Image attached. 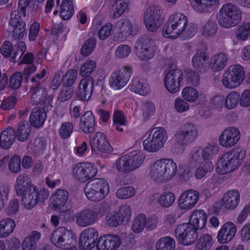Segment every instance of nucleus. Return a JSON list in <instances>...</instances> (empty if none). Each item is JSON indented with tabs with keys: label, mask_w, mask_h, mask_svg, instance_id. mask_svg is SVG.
<instances>
[{
	"label": "nucleus",
	"mask_w": 250,
	"mask_h": 250,
	"mask_svg": "<svg viewBox=\"0 0 250 250\" xmlns=\"http://www.w3.org/2000/svg\"><path fill=\"white\" fill-rule=\"evenodd\" d=\"M184 78L183 72L179 69L170 70L165 77V85L167 90L171 93H175L179 87Z\"/></svg>",
	"instance_id": "obj_17"
},
{
	"label": "nucleus",
	"mask_w": 250,
	"mask_h": 250,
	"mask_svg": "<svg viewBox=\"0 0 250 250\" xmlns=\"http://www.w3.org/2000/svg\"><path fill=\"white\" fill-rule=\"evenodd\" d=\"M96 42V41L94 38H90L86 41L81 48V54L85 57L90 54L95 47Z\"/></svg>",
	"instance_id": "obj_58"
},
{
	"label": "nucleus",
	"mask_w": 250,
	"mask_h": 250,
	"mask_svg": "<svg viewBox=\"0 0 250 250\" xmlns=\"http://www.w3.org/2000/svg\"><path fill=\"white\" fill-rule=\"evenodd\" d=\"M218 151V146L214 143L208 144L203 147L201 150V155L204 162L211 161L210 160L217 153Z\"/></svg>",
	"instance_id": "obj_40"
},
{
	"label": "nucleus",
	"mask_w": 250,
	"mask_h": 250,
	"mask_svg": "<svg viewBox=\"0 0 250 250\" xmlns=\"http://www.w3.org/2000/svg\"><path fill=\"white\" fill-rule=\"evenodd\" d=\"M207 215L203 209H195L190 216L188 224L195 229H201L206 224Z\"/></svg>",
	"instance_id": "obj_30"
},
{
	"label": "nucleus",
	"mask_w": 250,
	"mask_h": 250,
	"mask_svg": "<svg viewBox=\"0 0 250 250\" xmlns=\"http://www.w3.org/2000/svg\"><path fill=\"white\" fill-rule=\"evenodd\" d=\"M213 244V238L208 234L201 236L196 243L195 250H209Z\"/></svg>",
	"instance_id": "obj_46"
},
{
	"label": "nucleus",
	"mask_w": 250,
	"mask_h": 250,
	"mask_svg": "<svg viewBox=\"0 0 250 250\" xmlns=\"http://www.w3.org/2000/svg\"><path fill=\"white\" fill-rule=\"evenodd\" d=\"M31 102L34 104H38L45 100L47 95L46 88L41 86H31L30 91Z\"/></svg>",
	"instance_id": "obj_37"
},
{
	"label": "nucleus",
	"mask_w": 250,
	"mask_h": 250,
	"mask_svg": "<svg viewBox=\"0 0 250 250\" xmlns=\"http://www.w3.org/2000/svg\"><path fill=\"white\" fill-rule=\"evenodd\" d=\"M21 158L18 155L12 156L9 162L8 168L12 173H19L21 169Z\"/></svg>",
	"instance_id": "obj_63"
},
{
	"label": "nucleus",
	"mask_w": 250,
	"mask_h": 250,
	"mask_svg": "<svg viewBox=\"0 0 250 250\" xmlns=\"http://www.w3.org/2000/svg\"><path fill=\"white\" fill-rule=\"evenodd\" d=\"M162 11L160 7L151 6L146 8L144 17L145 24L150 32H156L162 24Z\"/></svg>",
	"instance_id": "obj_14"
},
{
	"label": "nucleus",
	"mask_w": 250,
	"mask_h": 250,
	"mask_svg": "<svg viewBox=\"0 0 250 250\" xmlns=\"http://www.w3.org/2000/svg\"><path fill=\"white\" fill-rule=\"evenodd\" d=\"M135 190L132 187H126L119 188L116 192V196L119 199H127L134 196Z\"/></svg>",
	"instance_id": "obj_59"
},
{
	"label": "nucleus",
	"mask_w": 250,
	"mask_h": 250,
	"mask_svg": "<svg viewBox=\"0 0 250 250\" xmlns=\"http://www.w3.org/2000/svg\"><path fill=\"white\" fill-rule=\"evenodd\" d=\"M50 241L55 246L63 250H75L76 236L65 227L54 230L51 234Z\"/></svg>",
	"instance_id": "obj_6"
},
{
	"label": "nucleus",
	"mask_w": 250,
	"mask_h": 250,
	"mask_svg": "<svg viewBox=\"0 0 250 250\" xmlns=\"http://www.w3.org/2000/svg\"><path fill=\"white\" fill-rule=\"evenodd\" d=\"M228 61V56L225 53H220L212 56L210 60V65L215 71H220L224 68Z\"/></svg>",
	"instance_id": "obj_36"
},
{
	"label": "nucleus",
	"mask_w": 250,
	"mask_h": 250,
	"mask_svg": "<svg viewBox=\"0 0 250 250\" xmlns=\"http://www.w3.org/2000/svg\"><path fill=\"white\" fill-rule=\"evenodd\" d=\"M121 243V239L119 236L108 234L99 238L96 247L98 250H116Z\"/></svg>",
	"instance_id": "obj_23"
},
{
	"label": "nucleus",
	"mask_w": 250,
	"mask_h": 250,
	"mask_svg": "<svg viewBox=\"0 0 250 250\" xmlns=\"http://www.w3.org/2000/svg\"><path fill=\"white\" fill-rule=\"evenodd\" d=\"M207 56L204 51H198L193 57V67L201 73H205L208 68Z\"/></svg>",
	"instance_id": "obj_34"
},
{
	"label": "nucleus",
	"mask_w": 250,
	"mask_h": 250,
	"mask_svg": "<svg viewBox=\"0 0 250 250\" xmlns=\"http://www.w3.org/2000/svg\"><path fill=\"white\" fill-rule=\"evenodd\" d=\"M235 225L230 222L225 223L219 230L217 238L220 244H225L230 242L234 237L236 232Z\"/></svg>",
	"instance_id": "obj_25"
},
{
	"label": "nucleus",
	"mask_w": 250,
	"mask_h": 250,
	"mask_svg": "<svg viewBox=\"0 0 250 250\" xmlns=\"http://www.w3.org/2000/svg\"><path fill=\"white\" fill-rule=\"evenodd\" d=\"M96 66L97 64L95 61H86L80 68V75L84 77H90L89 75L95 70Z\"/></svg>",
	"instance_id": "obj_52"
},
{
	"label": "nucleus",
	"mask_w": 250,
	"mask_h": 250,
	"mask_svg": "<svg viewBox=\"0 0 250 250\" xmlns=\"http://www.w3.org/2000/svg\"><path fill=\"white\" fill-rule=\"evenodd\" d=\"M155 111L154 104L150 101H146L142 103L141 107L142 118L144 120L150 119Z\"/></svg>",
	"instance_id": "obj_48"
},
{
	"label": "nucleus",
	"mask_w": 250,
	"mask_h": 250,
	"mask_svg": "<svg viewBox=\"0 0 250 250\" xmlns=\"http://www.w3.org/2000/svg\"><path fill=\"white\" fill-rule=\"evenodd\" d=\"M146 225V216L145 214L141 213L137 215L134 218L132 229L133 232L138 233L142 232Z\"/></svg>",
	"instance_id": "obj_49"
},
{
	"label": "nucleus",
	"mask_w": 250,
	"mask_h": 250,
	"mask_svg": "<svg viewBox=\"0 0 250 250\" xmlns=\"http://www.w3.org/2000/svg\"><path fill=\"white\" fill-rule=\"evenodd\" d=\"M156 47L154 42L146 36H141L135 44L136 55L141 60L147 61L155 55Z\"/></svg>",
	"instance_id": "obj_11"
},
{
	"label": "nucleus",
	"mask_w": 250,
	"mask_h": 250,
	"mask_svg": "<svg viewBox=\"0 0 250 250\" xmlns=\"http://www.w3.org/2000/svg\"><path fill=\"white\" fill-rule=\"evenodd\" d=\"M144 159L145 156L142 152L138 151L131 152L117 160L116 167L120 173H129L140 167Z\"/></svg>",
	"instance_id": "obj_8"
},
{
	"label": "nucleus",
	"mask_w": 250,
	"mask_h": 250,
	"mask_svg": "<svg viewBox=\"0 0 250 250\" xmlns=\"http://www.w3.org/2000/svg\"><path fill=\"white\" fill-rule=\"evenodd\" d=\"M175 247V242L173 238L165 236L159 239L155 245L156 250H172Z\"/></svg>",
	"instance_id": "obj_44"
},
{
	"label": "nucleus",
	"mask_w": 250,
	"mask_h": 250,
	"mask_svg": "<svg viewBox=\"0 0 250 250\" xmlns=\"http://www.w3.org/2000/svg\"><path fill=\"white\" fill-rule=\"evenodd\" d=\"M98 213L90 209H84L76 214V223L81 227H86L94 224L98 220Z\"/></svg>",
	"instance_id": "obj_22"
},
{
	"label": "nucleus",
	"mask_w": 250,
	"mask_h": 250,
	"mask_svg": "<svg viewBox=\"0 0 250 250\" xmlns=\"http://www.w3.org/2000/svg\"><path fill=\"white\" fill-rule=\"evenodd\" d=\"M188 102L183 98H176L174 103L175 110L179 113L187 112L189 108V104Z\"/></svg>",
	"instance_id": "obj_61"
},
{
	"label": "nucleus",
	"mask_w": 250,
	"mask_h": 250,
	"mask_svg": "<svg viewBox=\"0 0 250 250\" xmlns=\"http://www.w3.org/2000/svg\"><path fill=\"white\" fill-rule=\"evenodd\" d=\"M198 136L197 126L192 123H186L176 131L173 136L175 141L171 151L176 154L183 153L185 150V145L193 142Z\"/></svg>",
	"instance_id": "obj_3"
},
{
	"label": "nucleus",
	"mask_w": 250,
	"mask_h": 250,
	"mask_svg": "<svg viewBox=\"0 0 250 250\" xmlns=\"http://www.w3.org/2000/svg\"><path fill=\"white\" fill-rule=\"evenodd\" d=\"M110 187L108 182L103 178H96L88 182L84 191L87 198L93 202L104 199L109 193Z\"/></svg>",
	"instance_id": "obj_7"
},
{
	"label": "nucleus",
	"mask_w": 250,
	"mask_h": 250,
	"mask_svg": "<svg viewBox=\"0 0 250 250\" xmlns=\"http://www.w3.org/2000/svg\"><path fill=\"white\" fill-rule=\"evenodd\" d=\"M74 128V125L71 122L63 123L59 129V135L61 138L65 139L69 137Z\"/></svg>",
	"instance_id": "obj_55"
},
{
	"label": "nucleus",
	"mask_w": 250,
	"mask_h": 250,
	"mask_svg": "<svg viewBox=\"0 0 250 250\" xmlns=\"http://www.w3.org/2000/svg\"><path fill=\"white\" fill-rule=\"evenodd\" d=\"M245 77V73L242 66L238 64L231 65L222 76V84L227 89H234L241 84Z\"/></svg>",
	"instance_id": "obj_10"
},
{
	"label": "nucleus",
	"mask_w": 250,
	"mask_h": 250,
	"mask_svg": "<svg viewBox=\"0 0 250 250\" xmlns=\"http://www.w3.org/2000/svg\"><path fill=\"white\" fill-rule=\"evenodd\" d=\"M16 227L15 221L9 218L0 220V238L8 237L14 231Z\"/></svg>",
	"instance_id": "obj_38"
},
{
	"label": "nucleus",
	"mask_w": 250,
	"mask_h": 250,
	"mask_svg": "<svg viewBox=\"0 0 250 250\" xmlns=\"http://www.w3.org/2000/svg\"><path fill=\"white\" fill-rule=\"evenodd\" d=\"M98 236L97 230L93 228L84 229L81 233L79 245L83 250H90L95 246Z\"/></svg>",
	"instance_id": "obj_19"
},
{
	"label": "nucleus",
	"mask_w": 250,
	"mask_h": 250,
	"mask_svg": "<svg viewBox=\"0 0 250 250\" xmlns=\"http://www.w3.org/2000/svg\"><path fill=\"white\" fill-rule=\"evenodd\" d=\"M46 118L45 109L40 107L34 108L29 117L30 123L32 125L39 128L42 126Z\"/></svg>",
	"instance_id": "obj_32"
},
{
	"label": "nucleus",
	"mask_w": 250,
	"mask_h": 250,
	"mask_svg": "<svg viewBox=\"0 0 250 250\" xmlns=\"http://www.w3.org/2000/svg\"><path fill=\"white\" fill-rule=\"evenodd\" d=\"M129 4V0H117L113 5L112 18L120 17L127 9Z\"/></svg>",
	"instance_id": "obj_42"
},
{
	"label": "nucleus",
	"mask_w": 250,
	"mask_h": 250,
	"mask_svg": "<svg viewBox=\"0 0 250 250\" xmlns=\"http://www.w3.org/2000/svg\"><path fill=\"white\" fill-rule=\"evenodd\" d=\"M115 27L118 29V36L121 39L127 38V18H122L117 22Z\"/></svg>",
	"instance_id": "obj_60"
},
{
	"label": "nucleus",
	"mask_w": 250,
	"mask_h": 250,
	"mask_svg": "<svg viewBox=\"0 0 250 250\" xmlns=\"http://www.w3.org/2000/svg\"><path fill=\"white\" fill-rule=\"evenodd\" d=\"M31 127L27 121L21 122L16 131L17 139L21 142L27 141L30 135Z\"/></svg>",
	"instance_id": "obj_41"
},
{
	"label": "nucleus",
	"mask_w": 250,
	"mask_h": 250,
	"mask_svg": "<svg viewBox=\"0 0 250 250\" xmlns=\"http://www.w3.org/2000/svg\"><path fill=\"white\" fill-rule=\"evenodd\" d=\"M217 25L214 20L211 19L205 22L202 27V34L206 37L213 36L217 31Z\"/></svg>",
	"instance_id": "obj_47"
},
{
	"label": "nucleus",
	"mask_w": 250,
	"mask_h": 250,
	"mask_svg": "<svg viewBox=\"0 0 250 250\" xmlns=\"http://www.w3.org/2000/svg\"><path fill=\"white\" fill-rule=\"evenodd\" d=\"M246 156L242 148H234L224 153L218 160L216 170L220 174H226L236 169Z\"/></svg>",
	"instance_id": "obj_4"
},
{
	"label": "nucleus",
	"mask_w": 250,
	"mask_h": 250,
	"mask_svg": "<svg viewBox=\"0 0 250 250\" xmlns=\"http://www.w3.org/2000/svg\"><path fill=\"white\" fill-rule=\"evenodd\" d=\"M91 148L92 152L98 150L104 153L111 152L113 149L105 135L101 132L93 136L91 141Z\"/></svg>",
	"instance_id": "obj_21"
},
{
	"label": "nucleus",
	"mask_w": 250,
	"mask_h": 250,
	"mask_svg": "<svg viewBox=\"0 0 250 250\" xmlns=\"http://www.w3.org/2000/svg\"><path fill=\"white\" fill-rule=\"evenodd\" d=\"M106 224L111 227H116L123 223L121 217L117 212H111L105 217Z\"/></svg>",
	"instance_id": "obj_57"
},
{
	"label": "nucleus",
	"mask_w": 250,
	"mask_h": 250,
	"mask_svg": "<svg viewBox=\"0 0 250 250\" xmlns=\"http://www.w3.org/2000/svg\"><path fill=\"white\" fill-rule=\"evenodd\" d=\"M213 165L211 161H206L201 167L198 168L194 174L197 179H201L208 172L213 169Z\"/></svg>",
	"instance_id": "obj_56"
},
{
	"label": "nucleus",
	"mask_w": 250,
	"mask_h": 250,
	"mask_svg": "<svg viewBox=\"0 0 250 250\" xmlns=\"http://www.w3.org/2000/svg\"><path fill=\"white\" fill-rule=\"evenodd\" d=\"M95 125V118L91 111H86L81 118L80 126L83 132L90 133L93 130Z\"/></svg>",
	"instance_id": "obj_33"
},
{
	"label": "nucleus",
	"mask_w": 250,
	"mask_h": 250,
	"mask_svg": "<svg viewBox=\"0 0 250 250\" xmlns=\"http://www.w3.org/2000/svg\"><path fill=\"white\" fill-rule=\"evenodd\" d=\"M239 94L236 91H231L225 99V107L228 109L236 107L239 104Z\"/></svg>",
	"instance_id": "obj_50"
},
{
	"label": "nucleus",
	"mask_w": 250,
	"mask_h": 250,
	"mask_svg": "<svg viewBox=\"0 0 250 250\" xmlns=\"http://www.w3.org/2000/svg\"><path fill=\"white\" fill-rule=\"evenodd\" d=\"M167 139L166 130L161 127L152 129L148 136L143 141L144 148L149 152L160 150Z\"/></svg>",
	"instance_id": "obj_9"
},
{
	"label": "nucleus",
	"mask_w": 250,
	"mask_h": 250,
	"mask_svg": "<svg viewBox=\"0 0 250 250\" xmlns=\"http://www.w3.org/2000/svg\"><path fill=\"white\" fill-rule=\"evenodd\" d=\"M132 74V69L125 65L113 71L109 78V85L114 90H120L125 86Z\"/></svg>",
	"instance_id": "obj_13"
},
{
	"label": "nucleus",
	"mask_w": 250,
	"mask_h": 250,
	"mask_svg": "<svg viewBox=\"0 0 250 250\" xmlns=\"http://www.w3.org/2000/svg\"><path fill=\"white\" fill-rule=\"evenodd\" d=\"M129 88L132 92L141 96H146L150 91V86L147 80L139 77L132 79Z\"/></svg>",
	"instance_id": "obj_27"
},
{
	"label": "nucleus",
	"mask_w": 250,
	"mask_h": 250,
	"mask_svg": "<svg viewBox=\"0 0 250 250\" xmlns=\"http://www.w3.org/2000/svg\"><path fill=\"white\" fill-rule=\"evenodd\" d=\"M217 17L218 23L221 27L229 28L235 26L240 21L242 12L236 5L227 3L221 7Z\"/></svg>",
	"instance_id": "obj_5"
},
{
	"label": "nucleus",
	"mask_w": 250,
	"mask_h": 250,
	"mask_svg": "<svg viewBox=\"0 0 250 250\" xmlns=\"http://www.w3.org/2000/svg\"><path fill=\"white\" fill-rule=\"evenodd\" d=\"M78 78V72L76 69H71L66 72L62 77L63 86L70 87L76 82Z\"/></svg>",
	"instance_id": "obj_54"
},
{
	"label": "nucleus",
	"mask_w": 250,
	"mask_h": 250,
	"mask_svg": "<svg viewBox=\"0 0 250 250\" xmlns=\"http://www.w3.org/2000/svg\"><path fill=\"white\" fill-rule=\"evenodd\" d=\"M69 197L68 192L62 189H57L50 197V201L54 208L60 212H64L66 210L63 208L66 203Z\"/></svg>",
	"instance_id": "obj_26"
},
{
	"label": "nucleus",
	"mask_w": 250,
	"mask_h": 250,
	"mask_svg": "<svg viewBox=\"0 0 250 250\" xmlns=\"http://www.w3.org/2000/svg\"><path fill=\"white\" fill-rule=\"evenodd\" d=\"M15 139V132L12 127H8L0 134V146L3 149L9 148Z\"/></svg>",
	"instance_id": "obj_35"
},
{
	"label": "nucleus",
	"mask_w": 250,
	"mask_h": 250,
	"mask_svg": "<svg viewBox=\"0 0 250 250\" xmlns=\"http://www.w3.org/2000/svg\"><path fill=\"white\" fill-rule=\"evenodd\" d=\"M175 197L173 192L166 191L161 193L159 196L157 202L158 204L163 208H168L174 203Z\"/></svg>",
	"instance_id": "obj_43"
},
{
	"label": "nucleus",
	"mask_w": 250,
	"mask_h": 250,
	"mask_svg": "<svg viewBox=\"0 0 250 250\" xmlns=\"http://www.w3.org/2000/svg\"><path fill=\"white\" fill-rule=\"evenodd\" d=\"M177 171V164L173 159L163 158L156 161L150 165L149 175L155 182L163 183L173 179Z\"/></svg>",
	"instance_id": "obj_2"
},
{
	"label": "nucleus",
	"mask_w": 250,
	"mask_h": 250,
	"mask_svg": "<svg viewBox=\"0 0 250 250\" xmlns=\"http://www.w3.org/2000/svg\"><path fill=\"white\" fill-rule=\"evenodd\" d=\"M196 230L187 223L181 224L175 229V236L182 245L189 246L193 244L198 237Z\"/></svg>",
	"instance_id": "obj_16"
},
{
	"label": "nucleus",
	"mask_w": 250,
	"mask_h": 250,
	"mask_svg": "<svg viewBox=\"0 0 250 250\" xmlns=\"http://www.w3.org/2000/svg\"><path fill=\"white\" fill-rule=\"evenodd\" d=\"M23 75L21 72H16L12 75L10 79V87L14 89H18L21 86Z\"/></svg>",
	"instance_id": "obj_64"
},
{
	"label": "nucleus",
	"mask_w": 250,
	"mask_h": 250,
	"mask_svg": "<svg viewBox=\"0 0 250 250\" xmlns=\"http://www.w3.org/2000/svg\"><path fill=\"white\" fill-rule=\"evenodd\" d=\"M97 169L92 163H79L75 164L72 169L74 178L81 182H85L94 177Z\"/></svg>",
	"instance_id": "obj_15"
},
{
	"label": "nucleus",
	"mask_w": 250,
	"mask_h": 250,
	"mask_svg": "<svg viewBox=\"0 0 250 250\" xmlns=\"http://www.w3.org/2000/svg\"><path fill=\"white\" fill-rule=\"evenodd\" d=\"M183 98L188 102H194L197 99L199 94L198 91L191 86H187L182 91Z\"/></svg>",
	"instance_id": "obj_53"
},
{
	"label": "nucleus",
	"mask_w": 250,
	"mask_h": 250,
	"mask_svg": "<svg viewBox=\"0 0 250 250\" xmlns=\"http://www.w3.org/2000/svg\"><path fill=\"white\" fill-rule=\"evenodd\" d=\"M113 120L116 130L122 132L123 128L121 126L125 125L127 123L124 113L121 110H116L114 111Z\"/></svg>",
	"instance_id": "obj_51"
},
{
	"label": "nucleus",
	"mask_w": 250,
	"mask_h": 250,
	"mask_svg": "<svg viewBox=\"0 0 250 250\" xmlns=\"http://www.w3.org/2000/svg\"><path fill=\"white\" fill-rule=\"evenodd\" d=\"M94 83V79L91 77L83 78L79 84L77 93L78 98L82 101L88 100L92 95Z\"/></svg>",
	"instance_id": "obj_24"
},
{
	"label": "nucleus",
	"mask_w": 250,
	"mask_h": 250,
	"mask_svg": "<svg viewBox=\"0 0 250 250\" xmlns=\"http://www.w3.org/2000/svg\"><path fill=\"white\" fill-rule=\"evenodd\" d=\"M197 31V26L193 23L188 24L187 17L182 13L171 15L163 29L166 38H177L182 35L186 38L192 37Z\"/></svg>",
	"instance_id": "obj_1"
},
{
	"label": "nucleus",
	"mask_w": 250,
	"mask_h": 250,
	"mask_svg": "<svg viewBox=\"0 0 250 250\" xmlns=\"http://www.w3.org/2000/svg\"><path fill=\"white\" fill-rule=\"evenodd\" d=\"M73 13L74 7L72 1L63 0L60 11L61 18L64 20H68L72 16Z\"/></svg>",
	"instance_id": "obj_45"
},
{
	"label": "nucleus",
	"mask_w": 250,
	"mask_h": 250,
	"mask_svg": "<svg viewBox=\"0 0 250 250\" xmlns=\"http://www.w3.org/2000/svg\"><path fill=\"white\" fill-rule=\"evenodd\" d=\"M25 22H21L15 26H11L13 27L12 37L15 39L22 38L25 33Z\"/></svg>",
	"instance_id": "obj_62"
},
{
	"label": "nucleus",
	"mask_w": 250,
	"mask_h": 250,
	"mask_svg": "<svg viewBox=\"0 0 250 250\" xmlns=\"http://www.w3.org/2000/svg\"><path fill=\"white\" fill-rule=\"evenodd\" d=\"M193 9L199 13L213 11L219 4V0H189Z\"/></svg>",
	"instance_id": "obj_29"
},
{
	"label": "nucleus",
	"mask_w": 250,
	"mask_h": 250,
	"mask_svg": "<svg viewBox=\"0 0 250 250\" xmlns=\"http://www.w3.org/2000/svg\"><path fill=\"white\" fill-rule=\"evenodd\" d=\"M250 36V22H243L235 29L234 37L238 41H246Z\"/></svg>",
	"instance_id": "obj_39"
},
{
	"label": "nucleus",
	"mask_w": 250,
	"mask_h": 250,
	"mask_svg": "<svg viewBox=\"0 0 250 250\" xmlns=\"http://www.w3.org/2000/svg\"><path fill=\"white\" fill-rule=\"evenodd\" d=\"M199 199V193L197 190L190 189L181 193L178 199L180 208L189 210L193 208Z\"/></svg>",
	"instance_id": "obj_20"
},
{
	"label": "nucleus",
	"mask_w": 250,
	"mask_h": 250,
	"mask_svg": "<svg viewBox=\"0 0 250 250\" xmlns=\"http://www.w3.org/2000/svg\"><path fill=\"white\" fill-rule=\"evenodd\" d=\"M240 136L238 128L229 127L225 129L220 135L218 139L219 144L224 147H231L238 142Z\"/></svg>",
	"instance_id": "obj_18"
},
{
	"label": "nucleus",
	"mask_w": 250,
	"mask_h": 250,
	"mask_svg": "<svg viewBox=\"0 0 250 250\" xmlns=\"http://www.w3.org/2000/svg\"><path fill=\"white\" fill-rule=\"evenodd\" d=\"M37 187L32 184L28 178L26 174H20L16 179L15 184V189L16 194L21 196Z\"/></svg>",
	"instance_id": "obj_28"
},
{
	"label": "nucleus",
	"mask_w": 250,
	"mask_h": 250,
	"mask_svg": "<svg viewBox=\"0 0 250 250\" xmlns=\"http://www.w3.org/2000/svg\"><path fill=\"white\" fill-rule=\"evenodd\" d=\"M240 199V194L238 190H229L224 194L221 205L227 209H233L238 206Z\"/></svg>",
	"instance_id": "obj_31"
},
{
	"label": "nucleus",
	"mask_w": 250,
	"mask_h": 250,
	"mask_svg": "<svg viewBox=\"0 0 250 250\" xmlns=\"http://www.w3.org/2000/svg\"><path fill=\"white\" fill-rule=\"evenodd\" d=\"M49 193L47 189L42 188L38 190L36 187L31 190L21 195V203L26 209L34 208L38 202H43L49 197Z\"/></svg>",
	"instance_id": "obj_12"
}]
</instances>
